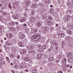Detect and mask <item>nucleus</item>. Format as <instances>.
<instances>
[{
	"instance_id": "obj_1",
	"label": "nucleus",
	"mask_w": 73,
	"mask_h": 73,
	"mask_svg": "<svg viewBox=\"0 0 73 73\" xmlns=\"http://www.w3.org/2000/svg\"><path fill=\"white\" fill-rule=\"evenodd\" d=\"M43 18L44 19V18H46V21H48V22H47V24L48 25H52V22L50 21L51 20L53 19L52 17L47 16L46 17V16H45V15H43Z\"/></svg>"
},
{
	"instance_id": "obj_2",
	"label": "nucleus",
	"mask_w": 73,
	"mask_h": 73,
	"mask_svg": "<svg viewBox=\"0 0 73 73\" xmlns=\"http://www.w3.org/2000/svg\"><path fill=\"white\" fill-rule=\"evenodd\" d=\"M41 36L38 34L33 35L32 37V38L34 41H37L38 40L41 39Z\"/></svg>"
},
{
	"instance_id": "obj_3",
	"label": "nucleus",
	"mask_w": 73,
	"mask_h": 73,
	"mask_svg": "<svg viewBox=\"0 0 73 73\" xmlns=\"http://www.w3.org/2000/svg\"><path fill=\"white\" fill-rule=\"evenodd\" d=\"M50 44H52H52L55 46H58V43L56 42L55 40L53 41V42H50Z\"/></svg>"
},
{
	"instance_id": "obj_4",
	"label": "nucleus",
	"mask_w": 73,
	"mask_h": 73,
	"mask_svg": "<svg viewBox=\"0 0 73 73\" xmlns=\"http://www.w3.org/2000/svg\"><path fill=\"white\" fill-rule=\"evenodd\" d=\"M66 14L68 15H70V16H72V15L73 14V11L72 10H70L68 12H66Z\"/></svg>"
},
{
	"instance_id": "obj_5",
	"label": "nucleus",
	"mask_w": 73,
	"mask_h": 73,
	"mask_svg": "<svg viewBox=\"0 0 73 73\" xmlns=\"http://www.w3.org/2000/svg\"><path fill=\"white\" fill-rule=\"evenodd\" d=\"M42 29H43L42 31L43 32H44V31H47L49 30V28L48 27H43L42 28Z\"/></svg>"
},
{
	"instance_id": "obj_6",
	"label": "nucleus",
	"mask_w": 73,
	"mask_h": 73,
	"mask_svg": "<svg viewBox=\"0 0 73 73\" xmlns=\"http://www.w3.org/2000/svg\"><path fill=\"white\" fill-rule=\"evenodd\" d=\"M25 38V35L24 34H23L20 35L19 36V38L20 39H24Z\"/></svg>"
},
{
	"instance_id": "obj_7",
	"label": "nucleus",
	"mask_w": 73,
	"mask_h": 73,
	"mask_svg": "<svg viewBox=\"0 0 73 73\" xmlns=\"http://www.w3.org/2000/svg\"><path fill=\"white\" fill-rule=\"evenodd\" d=\"M64 36H65V35L62 33H60L58 34V36L60 37H64Z\"/></svg>"
},
{
	"instance_id": "obj_8",
	"label": "nucleus",
	"mask_w": 73,
	"mask_h": 73,
	"mask_svg": "<svg viewBox=\"0 0 73 73\" xmlns=\"http://www.w3.org/2000/svg\"><path fill=\"white\" fill-rule=\"evenodd\" d=\"M17 5V4L16 3L14 2L13 4V9H15Z\"/></svg>"
},
{
	"instance_id": "obj_9",
	"label": "nucleus",
	"mask_w": 73,
	"mask_h": 73,
	"mask_svg": "<svg viewBox=\"0 0 73 73\" xmlns=\"http://www.w3.org/2000/svg\"><path fill=\"white\" fill-rule=\"evenodd\" d=\"M73 57L70 58L68 59V62H69V63H72V62H73Z\"/></svg>"
},
{
	"instance_id": "obj_10",
	"label": "nucleus",
	"mask_w": 73,
	"mask_h": 73,
	"mask_svg": "<svg viewBox=\"0 0 73 73\" xmlns=\"http://www.w3.org/2000/svg\"><path fill=\"white\" fill-rule=\"evenodd\" d=\"M41 57H42V54L39 53V54H37V58H38L39 59H40L41 58Z\"/></svg>"
},
{
	"instance_id": "obj_11",
	"label": "nucleus",
	"mask_w": 73,
	"mask_h": 73,
	"mask_svg": "<svg viewBox=\"0 0 73 73\" xmlns=\"http://www.w3.org/2000/svg\"><path fill=\"white\" fill-rule=\"evenodd\" d=\"M18 45L19 46H21V47H23V42H19Z\"/></svg>"
},
{
	"instance_id": "obj_12",
	"label": "nucleus",
	"mask_w": 73,
	"mask_h": 73,
	"mask_svg": "<svg viewBox=\"0 0 73 73\" xmlns=\"http://www.w3.org/2000/svg\"><path fill=\"white\" fill-rule=\"evenodd\" d=\"M70 15H68L65 18V20H69L70 18Z\"/></svg>"
},
{
	"instance_id": "obj_13",
	"label": "nucleus",
	"mask_w": 73,
	"mask_h": 73,
	"mask_svg": "<svg viewBox=\"0 0 73 73\" xmlns=\"http://www.w3.org/2000/svg\"><path fill=\"white\" fill-rule=\"evenodd\" d=\"M27 48L29 50H32L33 49V47L31 46H28Z\"/></svg>"
},
{
	"instance_id": "obj_14",
	"label": "nucleus",
	"mask_w": 73,
	"mask_h": 73,
	"mask_svg": "<svg viewBox=\"0 0 73 73\" xmlns=\"http://www.w3.org/2000/svg\"><path fill=\"white\" fill-rule=\"evenodd\" d=\"M27 52V51L26 49H24L21 52V53L22 54H25Z\"/></svg>"
},
{
	"instance_id": "obj_15",
	"label": "nucleus",
	"mask_w": 73,
	"mask_h": 73,
	"mask_svg": "<svg viewBox=\"0 0 73 73\" xmlns=\"http://www.w3.org/2000/svg\"><path fill=\"white\" fill-rule=\"evenodd\" d=\"M71 38V37L70 36H68L66 38L65 40L67 41H69Z\"/></svg>"
},
{
	"instance_id": "obj_16",
	"label": "nucleus",
	"mask_w": 73,
	"mask_h": 73,
	"mask_svg": "<svg viewBox=\"0 0 73 73\" xmlns=\"http://www.w3.org/2000/svg\"><path fill=\"white\" fill-rule=\"evenodd\" d=\"M32 7L33 8H36V7H37V5L36 4L33 3L32 5Z\"/></svg>"
},
{
	"instance_id": "obj_17",
	"label": "nucleus",
	"mask_w": 73,
	"mask_h": 73,
	"mask_svg": "<svg viewBox=\"0 0 73 73\" xmlns=\"http://www.w3.org/2000/svg\"><path fill=\"white\" fill-rule=\"evenodd\" d=\"M35 52L34 50H33V49L30 50L29 51V53H34Z\"/></svg>"
},
{
	"instance_id": "obj_18",
	"label": "nucleus",
	"mask_w": 73,
	"mask_h": 73,
	"mask_svg": "<svg viewBox=\"0 0 73 73\" xmlns=\"http://www.w3.org/2000/svg\"><path fill=\"white\" fill-rule=\"evenodd\" d=\"M31 21H32L33 22H34V21H35V17H31Z\"/></svg>"
},
{
	"instance_id": "obj_19",
	"label": "nucleus",
	"mask_w": 73,
	"mask_h": 73,
	"mask_svg": "<svg viewBox=\"0 0 73 73\" xmlns=\"http://www.w3.org/2000/svg\"><path fill=\"white\" fill-rule=\"evenodd\" d=\"M24 60L25 61L28 62L29 60V59L28 58L26 57L24 58Z\"/></svg>"
},
{
	"instance_id": "obj_20",
	"label": "nucleus",
	"mask_w": 73,
	"mask_h": 73,
	"mask_svg": "<svg viewBox=\"0 0 73 73\" xmlns=\"http://www.w3.org/2000/svg\"><path fill=\"white\" fill-rule=\"evenodd\" d=\"M27 24L30 27H32L33 26V24L31 22H28Z\"/></svg>"
},
{
	"instance_id": "obj_21",
	"label": "nucleus",
	"mask_w": 73,
	"mask_h": 73,
	"mask_svg": "<svg viewBox=\"0 0 73 73\" xmlns=\"http://www.w3.org/2000/svg\"><path fill=\"white\" fill-rule=\"evenodd\" d=\"M5 64V61H2L0 63V65H3Z\"/></svg>"
},
{
	"instance_id": "obj_22",
	"label": "nucleus",
	"mask_w": 73,
	"mask_h": 73,
	"mask_svg": "<svg viewBox=\"0 0 73 73\" xmlns=\"http://www.w3.org/2000/svg\"><path fill=\"white\" fill-rule=\"evenodd\" d=\"M38 27H41V23L40 22H38L37 24Z\"/></svg>"
},
{
	"instance_id": "obj_23",
	"label": "nucleus",
	"mask_w": 73,
	"mask_h": 73,
	"mask_svg": "<svg viewBox=\"0 0 73 73\" xmlns=\"http://www.w3.org/2000/svg\"><path fill=\"white\" fill-rule=\"evenodd\" d=\"M6 44L7 45H12L11 42L9 41L8 42H7Z\"/></svg>"
},
{
	"instance_id": "obj_24",
	"label": "nucleus",
	"mask_w": 73,
	"mask_h": 73,
	"mask_svg": "<svg viewBox=\"0 0 73 73\" xmlns=\"http://www.w3.org/2000/svg\"><path fill=\"white\" fill-rule=\"evenodd\" d=\"M67 32L69 35H71V34H72V32L71 31L68 30Z\"/></svg>"
},
{
	"instance_id": "obj_25",
	"label": "nucleus",
	"mask_w": 73,
	"mask_h": 73,
	"mask_svg": "<svg viewBox=\"0 0 73 73\" xmlns=\"http://www.w3.org/2000/svg\"><path fill=\"white\" fill-rule=\"evenodd\" d=\"M11 30L13 31H16V28L14 27H12L11 29Z\"/></svg>"
},
{
	"instance_id": "obj_26",
	"label": "nucleus",
	"mask_w": 73,
	"mask_h": 73,
	"mask_svg": "<svg viewBox=\"0 0 73 73\" xmlns=\"http://www.w3.org/2000/svg\"><path fill=\"white\" fill-rule=\"evenodd\" d=\"M67 55L68 56V57H70L72 56V54H71V53H68L67 54Z\"/></svg>"
},
{
	"instance_id": "obj_27",
	"label": "nucleus",
	"mask_w": 73,
	"mask_h": 73,
	"mask_svg": "<svg viewBox=\"0 0 73 73\" xmlns=\"http://www.w3.org/2000/svg\"><path fill=\"white\" fill-rule=\"evenodd\" d=\"M42 48H40V49H38V51L40 52H43V51H44V50H42Z\"/></svg>"
},
{
	"instance_id": "obj_28",
	"label": "nucleus",
	"mask_w": 73,
	"mask_h": 73,
	"mask_svg": "<svg viewBox=\"0 0 73 73\" xmlns=\"http://www.w3.org/2000/svg\"><path fill=\"white\" fill-rule=\"evenodd\" d=\"M49 60L50 61H53L54 60V58H52V57H50L49 59Z\"/></svg>"
},
{
	"instance_id": "obj_29",
	"label": "nucleus",
	"mask_w": 73,
	"mask_h": 73,
	"mask_svg": "<svg viewBox=\"0 0 73 73\" xmlns=\"http://www.w3.org/2000/svg\"><path fill=\"white\" fill-rule=\"evenodd\" d=\"M38 5H40V6H41L42 7L44 5V4L42 3H39Z\"/></svg>"
},
{
	"instance_id": "obj_30",
	"label": "nucleus",
	"mask_w": 73,
	"mask_h": 73,
	"mask_svg": "<svg viewBox=\"0 0 73 73\" xmlns=\"http://www.w3.org/2000/svg\"><path fill=\"white\" fill-rule=\"evenodd\" d=\"M15 23H11L9 24V25H12V26H13L14 25H15Z\"/></svg>"
},
{
	"instance_id": "obj_31",
	"label": "nucleus",
	"mask_w": 73,
	"mask_h": 73,
	"mask_svg": "<svg viewBox=\"0 0 73 73\" xmlns=\"http://www.w3.org/2000/svg\"><path fill=\"white\" fill-rule=\"evenodd\" d=\"M3 20V17L2 16H0V21Z\"/></svg>"
},
{
	"instance_id": "obj_32",
	"label": "nucleus",
	"mask_w": 73,
	"mask_h": 73,
	"mask_svg": "<svg viewBox=\"0 0 73 73\" xmlns=\"http://www.w3.org/2000/svg\"><path fill=\"white\" fill-rule=\"evenodd\" d=\"M68 29H71V28L70 27H71V24H70L68 25Z\"/></svg>"
},
{
	"instance_id": "obj_33",
	"label": "nucleus",
	"mask_w": 73,
	"mask_h": 73,
	"mask_svg": "<svg viewBox=\"0 0 73 73\" xmlns=\"http://www.w3.org/2000/svg\"><path fill=\"white\" fill-rule=\"evenodd\" d=\"M62 57V55H58V58H61Z\"/></svg>"
},
{
	"instance_id": "obj_34",
	"label": "nucleus",
	"mask_w": 73,
	"mask_h": 73,
	"mask_svg": "<svg viewBox=\"0 0 73 73\" xmlns=\"http://www.w3.org/2000/svg\"><path fill=\"white\" fill-rule=\"evenodd\" d=\"M63 62L64 64H65V63H66V58H65L63 60Z\"/></svg>"
},
{
	"instance_id": "obj_35",
	"label": "nucleus",
	"mask_w": 73,
	"mask_h": 73,
	"mask_svg": "<svg viewBox=\"0 0 73 73\" xmlns=\"http://www.w3.org/2000/svg\"><path fill=\"white\" fill-rule=\"evenodd\" d=\"M67 5H68L69 6H70V5H71V2H68L67 3Z\"/></svg>"
},
{
	"instance_id": "obj_36",
	"label": "nucleus",
	"mask_w": 73,
	"mask_h": 73,
	"mask_svg": "<svg viewBox=\"0 0 73 73\" xmlns=\"http://www.w3.org/2000/svg\"><path fill=\"white\" fill-rule=\"evenodd\" d=\"M38 48H39L40 49H41V48H42V46H41V45H40L38 46Z\"/></svg>"
},
{
	"instance_id": "obj_37",
	"label": "nucleus",
	"mask_w": 73,
	"mask_h": 73,
	"mask_svg": "<svg viewBox=\"0 0 73 73\" xmlns=\"http://www.w3.org/2000/svg\"><path fill=\"white\" fill-rule=\"evenodd\" d=\"M55 20L56 21H58L59 20V18L58 17H56V18Z\"/></svg>"
},
{
	"instance_id": "obj_38",
	"label": "nucleus",
	"mask_w": 73,
	"mask_h": 73,
	"mask_svg": "<svg viewBox=\"0 0 73 73\" xmlns=\"http://www.w3.org/2000/svg\"><path fill=\"white\" fill-rule=\"evenodd\" d=\"M36 69H34V70H32V72L33 73H35V72H36Z\"/></svg>"
},
{
	"instance_id": "obj_39",
	"label": "nucleus",
	"mask_w": 73,
	"mask_h": 73,
	"mask_svg": "<svg viewBox=\"0 0 73 73\" xmlns=\"http://www.w3.org/2000/svg\"><path fill=\"white\" fill-rule=\"evenodd\" d=\"M16 15H14L13 16V17L14 19H16Z\"/></svg>"
},
{
	"instance_id": "obj_40",
	"label": "nucleus",
	"mask_w": 73,
	"mask_h": 73,
	"mask_svg": "<svg viewBox=\"0 0 73 73\" xmlns=\"http://www.w3.org/2000/svg\"><path fill=\"white\" fill-rule=\"evenodd\" d=\"M70 28H71V29H73V25L71 24Z\"/></svg>"
},
{
	"instance_id": "obj_41",
	"label": "nucleus",
	"mask_w": 73,
	"mask_h": 73,
	"mask_svg": "<svg viewBox=\"0 0 73 73\" xmlns=\"http://www.w3.org/2000/svg\"><path fill=\"white\" fill-rule=\"evenodd\" d=\"M16 16L15 17V19H17L18 18H19V16H18V15H16Z\"/></svg>"
},
{
	"instance_id": "obj_42",
	"label": "nucleus",
	"mask_w": 73,
	"mask_h": 73,
	"mask_svg": "<svg viewBox=\"0 0 73 73\" xmlns=\"http://www.w3.org/2000/svg\"><path fill=\"white\" fill-rule=\"evenodd\" d=\"M20 67L21 68V69H23L24 68V66H22L21 65H20Z\"/></svg>"
},
{
	"instance_id": "obj_43",
	"label": "nucleus",
	"mask_w": 73,
	"mask_h": 73,
	"mask_svg": "<svg viewBox=\"0 0 73 73\" xmlns=\"http://www.w3.org/2000/svg\"><path fill=\"white\" fill-rule=\"evenodd\" d=\"M12 35H11V34H10V35L9 36V38H11L12 37Z\"/></svg>"
},
{
	"instance_id": "obj_44",
	"label": "nucleus",
	"mask_w": 73,
	"mask_h": 73,
	"mask_svg": "<svg viewBox=\"0 0 73 73\" xmlns=\"http://www.w3.org/2000/svg\"><path fill=\"white\" fill-rule=\"evenodd\" d=\"M3 58L0 57V61H3Z\"/></svg>"
},
{
	"instance_id": "obj_45",
	"label": "nucleus",
	"mask_w": 73,
	"mask_h": 73,
	"mask_svg": "<svg viewBox=\"0 0 73 73\" xmlns=\"http://www.w3.org/2000/svg\"><path fill=\"white\" fill-rule=\"evenodd\" d=\"M68 45V46H69V47H72V44H69Z\"/></svg>"
},
{
	"instance_id": "obj_46",
	"label": "nucleus",
	"mask_w": 73,
	"mask_h": 73,
	"mask_svg": "<svg viewBox=\"0 0 73 73\" xmlns=\"http://www.w3.org/2000/svg\"><path fill=\"white\" fill-rule=\"evenodd\" d=\"M20 22H22L23 23V22H24V21H23V19H21L20 20Z\"/></svg>"
},
{
	"instance_id": "obj_47",
	"label": "nucleus",
	"mask_w": 73,
	"mask_h": 73,
	"mask_svg": "<svg viewBox=\"0 0 73 73\" xmlns=\"http://www.w3.org/2000/svg\"><path fill=\"white\" fill-rule=\"evenodd\" d=\"M15 68H18V66L17 65H15L14 66Z\"/></svg>"
},
{
	"instance_id": "obj_48",
	"label": "nucleus",
	"mask_w": 73,
	"mask_h": 73,
	"mask_svg": "<svg viewBox=\"0 0 73 73\" xmlns=\"http://www.w3.org/2000/svg\"><path fill=\"white\" fill-rule=\"evenodd\" d=\"M10 35V34H7V37H9Z\"/></svg>"
},
{
	"instance_id": "obj_49",
	"label": "nucleus",
	"mask_w": 73,
	"mask_h": 73,
	"mask_svg": "<svg viewBox=\"0 0 73 73\" xmlns=\"http://www.w3.org/2000/svg\"><path fill=\"white\" fill-rule=\"evenodd\" d=\"M46 63V60H45L43 62V64H45Z\"/></svg>"
},
{
	"instance_id": "obj_50",
	"label": "nucleus",
	"mask_w": 73,
	"mask_h": 73,
	"mask_svg": "<svg viewBox=\"0 0 73 73\" xmlns=\"http://www.w3.org/2000/svg\"><path fill=\"white\" fill-rule=\"evenodd\" d=\"M48 4H50V1L48 0Z\"/></svg>"
},
{
	"instance_id": "obj_51",
	"label": "nucleus",
	"mask_w": 73,
	"mask_h": 73,
	"mask_svg": "<svg viewBox=\"0 0 73 73\" xmlns=\"http://www.w3.org/2000/svg\"><path fill=\"white\" fill-rule=\"evenodd\" d=\"M43 48H44V49H46V46H44L43 47Z\"/></svg>"
},
{
	"instance_id": "obj_52",
	"label": "nucleus",
	"mask_w": 73,
	"mask_h": 73,
	"mask_svg": "<svg viewBox=\"0 0 73 73\" xmlns=\"http://www.w3.org/2000/svg\"><path fill=\"white\" fill-rule=\"evenodd\" d=\"M50 40L49 39L47 40L46 42L47 43H48L49 42Z\"/></svg>"
},
{
	"instance_id": "obj_53",
	"label": "nucleus",
	"mask_w": 73,
	"mask_h": 73,
	"mask_svg": "<svg viewBox=\"0 0 73 73\" xmlns=\"http://www.w3.org/2000/svg\"><path fill=\"white\" fill-rule=\"evenodd\" d=\"M11 71L13 73H15V71H13V70H11Z\"/></svg>"
},
{
	"instance_id": "obj_54",
	"label": "nucleus",
	"mask_w": 73,
	"mask_h": 73,
	"mask_svg": "<svg viewBox=\"0 0 73 73\" xmlns=\"http://www.w3.org/2000/svg\"><path fill=\"white\" fill-rule=\"evenodd\" d=\"M23 25H24V26H27V24H25V23Z\"/></svg>"
},
{
	"instance_id": "obj_55",
	"label": "nucleus",
	"mask_w": 73,
	"mask_h": 73,
	"mask_svg": "<svg viewBox=\"0 0 73 73\" xmlns=\"http://www.w3.org/2000/svg\"><path fill=\"white\" fill-rule=\"evenodd\" d=\"M22 20H23V21H25V20L26 19L25 18H23L22 19Z\"/></svg>"
},
{
	"instance_id": "obj_56",
	"label": "nucleus",
	"mask_w": 73,
	"mask_h": 73,
	"mask_svg": "<svg viewBox=\"0 0 73 73\" xmlns=\"http://www.w3.org/2000/svg\"><path fill=\"white\" fill-rule=\"evenodd\" d=\"M9 8H12V7H11V6L10 5H9Z\"/></svg>"
},
{
	"instance_id": "obj_57",
	"label": "nucleus",
	"mask_w": 73,
	"mask_h": 73,
	"mask_svg": "<svg viewBox=\"0 0 73 73\" xmlns=\"http://www.w3.org/2000/svg\"><path fill=\"white\" fill-rule=\"evenodd\" d=\"M58 47H56V50H57L58 49Z\"/></svg>"
},
{
	"instance_id": "obj_58",
	"label": "nucleus",
	"mask_w": 73,
	"mask_h": 73,
	"mask_svg": "<svg viewBox=\"0 0 73 73\" xmlns=\"http://www.w3.org/2000/svg\"><path fill=\"white\" fill-rule=\"evenodd\" d=\"M70 69H72V66H70Z\"/></svg>"
},
{
	"instance_id": "obj_59",
	"label": "nucleus",
	"mask_w": 73,
	"mask_h": 73,
	"mask_svg": "<svg viewBox=\"0 0 73 73\" xmlns=\"http://www.w3.org/2000/svg\"><path fill=\"white\" fill-rule=\"evenodd\" d=\"M58 24H57L56 25V27H58Z\"/></svg>"
},
{
	"instance_id": "obj_60",
	"label": "nucleus",
	"mask_w": 73,
	"mask_h": 73,
	"mask_svg": "<svg viewBox=\"0 0 73 73\" xmlns=\"http://www.w3.org/2000/svg\"><path fill=\"white\" fill-rule=\"evenodd\" d=\"M17 58L19 59V58H20V56H18L17 57Z\"/></svg>"
},
{
	"instance_id": "obj_61",
	"label": "nucleus",
	"mask_w": 73,
	"mask_h": 73,
	"mask_svg": "<svg viewBox=\"0 0 73 73\" xmlns=\"http://www.w3.org/2000/svg\"><path fill=\"white\" fill-rule=\"evenodd\" d=\"M69 66H70V65L68 64L67 66V68H69Z\"/></svg>"
},
{
	"instance_id": "obj_62",
	"label": "nucleus",
	"mask_w": 73,
	"mask_h": 73,
	"mask_svg": "<svg viewBox=\"0 0 73 73\" xmlns=\"http://www.w3.org/2000/svg\"><path fill=\"white\" fill-rule=\"evenodd\" d=\"M71 16V18L72 19H73V15Z\"/></svg>"
},
{
	"instance_id": "obj_63",
	"label": "nucleus",
	"mask_w": 73,
	"mask_h": 73,
	"mask_svg": "<svg viewBox=\"0 0 73 73\" xmlns=\"http://www.w3.org/2000/svg\"><path fill=\"white\" fill-rule=\"evenodd\" d=\"M60 73H62V71H60Z\"/></svg>"
},
{
	"instance_id": "obj_64",
	"label": "nucleus",
	"mask_w": 73,
	"mask_h": 73,
	"mask_svg": "<svg viewBox=\"0 0 73 73\" xmlns=\"http://www.w3.org/2000/svg\"><path fill=\"white\" fill-rule=\"evenodd\" d=\"M35 73H37V71L36 70V71L35 72Z\"/></svg>"
}]
</instances>
